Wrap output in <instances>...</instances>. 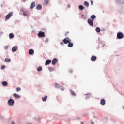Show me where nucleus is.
<instances>
[{
  "label": "nucleus",
  "instance_id": "obj_52",
  "mask_svg": "<svg viewBox=\"0 0 124 124\" xmlns=\"http://www.w3.org/2000/svg\"><path fill=\"white\" fill-rule=\"evenodd\" d=\"M1 7H3L2 4H1Z\"/></svg>",
  "mask_w": 124,
  "mask_h": 124
},
{
  "label": "nucleus",
  "instance_id": "obj_18",
  "mask_svg": "<svg viewBox=\"0 0 124 124\" xmlns=\"http://www.w3.org/2000/svg\"><path fill=\"white\" fill-rule=\"evenodd\" d=\"M100 104L101 105H105V100L104 99H102L100 101Z\"/></svg>",
  "mask_w": 124,
  "mask_h": 124
},
{
  "label": "nucleus",
  "instance_id": "obj_20",
  "mask_svg": "<svg viewBox=\"0 0 124 124\" xmlns=\"http://www.w3.org/2000/svg\"><path fill=\"white\" fill-rule=\"evenodd\" d=\"M2 86H3V87H6V86L8 85V83H7V81H2Z\"/></svg>",
  "mask_w": 124,
  "mask_h": 124
},
{
  "label": "nucleus",
  "instance_id": "obj_28",
  "mask_svg": "<svg viewBox=\"0 0 124 124\" xmlns=\"http://www.w3.org/2000/svg\"><path fill=\"white\" fill-rule=\"evenodd\" d=\"M48 70L50 72H52V71H55V69L53 67H48Z\"/></svg>",
  "mask_w": 124,
  "mask_h": 124
},
{
  "label": "nucleus",
  "instance_id": "obj_10",
  "mask_svg": "<svg viewBox=\"0 0 124 124\" xmlns=\"http://www.w3.org/2000/svg\"><path fill=\"white\" fill-rule=\"evenodd\" d=\"M35 7V2H32L30 5V9H33Z\"/></svg>",
  "mask_w": 124,
  "mask_h": 124
},
{
  "label": "nucleus",
  "instance_id": "obj_33",
  "mask_svg": "<svg viewBox=\"0 0 124 124\" xmlns=\"http://www.w3.org/2000/svg\"><path fill=\"white\" fill-rule=\"evenodd\" d=\"M81 18L82 19H86V15H81Z\"/></svg>",
  "mask_w": 124,
  "mask_h": 124
},
{
  "label": "nucleus",
  "instance_id": "obj_39",
  "mask_svg": "<svg viewBox=\"0 0 124 124\" xmlns=\"http://www.w3.org/2000/svg\"><path fill=\"white\" fill-rule=\"evenodd\" d=\"M101 31H105V28H103L101 30Z\"/></svg>",
  "mask_w": 124,
  "mask_h": 124
},
{
  "label": "nucleus",
  "instance_id": "obj_41",
  "mask_svg": "<svg viewBox=\"0 0 124 124\" xmlns=\"http://www.w3.org/2000/svg\"><path fill=\"white\" fill-rule=\"evenodd\" d=\"M60 90H61V91H64V87H62Z\"/></svg>",
  "mask_w": 124,
  "mask_h": 124
},
{
  "label": "nucleus",
  "instance_id": "obj_51",
  "mask_svg": "<svg viewBox=\"0 0 124 124\" xmlns=\"http://www.w3.org/2000/svg\"><path fill=\"white\" fill-rule=\"evenodd\" d=\"M27 124H31V123H27Z\"/></svg>",
  "mask_w": 124,
  "mask_h": 124
},
{
  "label": "nucleus",
  "instance_id": "obj_50",
  "mask_svg": "<svg viewBox=\"0 0 124 124\" xmlns=\"http://www.w3.org/2000/svg\"><path fill=\"white\" fill-rule=\"evenodd\" d=\"M91 124H94V122H91Z\"/></svg>",
  "mask_w": 124,
  "mask_h": 124
},
{
  "label": "nucleus",
  "instance_id": "obj_45",
  "mask_svg": "<svg viewBox=\"0 0 124 124\" xmlns=\"http://www.w3.org/2000/svg\"><path fill=\"white\" fill-rule=\"evenodd\" d=\"M22 1L23 2H26V1H27V0H22Z\"/></svg>",
  "mask_w": 124,
  "mask_h": 124
},
{
  "label": "nucleus",
  "instance_id": "obj_25",
  "mask_svg": "<svg viewBox=\"0 0 124 124\" xmlns=\"http://www.w3.org/2000/svg\"><path fill=\"white\" fill-rule=\"evenodd\" d=\"M78 8H79V9H80V10H84V9H85V7H84V6H83V5H80L78 6Z\"/></svg>",
  "mask_w": 124,
  "mask_h": 124
},
{
  "label": "nucleus",
  "instance_id": "obj_21",
  "mask_svg": "<svg viewBox=\"0 0 124 124\" xmlns=\"http://www.w3.org/2000/svg\"><path fill=\"white\" fill-rule=\"evenodd\" d=\"M13 38H14V34L13 33H11L9 34V39H13Z\"/></svg>",
  "mask_w": 124,
  "mask_h": 124
},
{
  "label": "nucleus",
  "instance_id": "obj_5",
  "mask_svg": "<svg viewBox=\"0 0 124 124\" xmlns=\"http://www.w3.org/2000/svg\"><path fill=\"white\" fill-rule=\"evenodd\" d=\"M37 35L39 37L43 38V37H44L45 36V33L44 32L39 31Z\"/></svg>",
  "mask_w": 124,
  "mask_h": 124
},
{
  "label": "nucleus",
  "instance_id": "obj_2",
  "mask_svg": "<svg viewBox=\"0 0 124 124\" xmlns=\"http://www.w3.org/2000/svg\"><path fill=\"white\" fill-rule=\"evenodd\" d=\"M15 103V101H14V100L11 98L9 99L7 102V104L9 106H13Z\"/></svg>",
  "mask_w": 124,
  "mask_h": 124
},
{
  "label": "nucleus",
  "instance_id": "obj_35",
  "mask_svg": "<svg viewBox=\"0 0 124 124\" xmlns=\"http://www.w3.org/2000/svg\"><path fill=\"white\" fill-rule=\"evenodd\" d=\"M16 91L17 92H20V91H21V88L20 87H17L16 88Z\"/></svg>",
  "mask_w": 124,
  "mask_h": 124
},
{
  "label": "nucleus",
  "instance_id": "obj_31",
  "mask_svg": "<svg viewBox=\"0 0 124 124\" xmlns=\"http://www.w3.org/2000/svg\"><path fill=\"white\" fill-rule=\"evenodd\" d=\"M55 88H60V84L57 83H55Z\"/></svg>",
  "mask_w": 124,
  "mask_h": 124
},
{
  "label": "nucleus",
  "instance_id": "obj_42",
  "mask_svg": "<svg viewBox=\"0 0 124 124\" xmlns=\"http://www.w3.org/2000/svg\"><path fill=\"white\" fill-rule=\"evenodd\" d=\"M60 44H61V45H64L63 44V42H60Z\"/></svg>",
  "mask_w": 124,
  "mask_h": 124
},
{
  "label": "nucleus",
  "instance_id": "obj_49",
  "mask_svg": "<svg viewBox=\"0 0 124 124\" xmlns=\"http://www.w3.org/2000/svg\"><path fill=\"white\" fill-rule=\"evenodd\" d=\"M3 34V32H1L0 36H1V34Z\"/></svg>",
  "mask_w": 124,
  "mask_h": 124
},
{
  "label": "nucleus",
  "instance_id": "obj_23",
  "mask_svg": "<svg viewBox=\"0 0 124 124\" xmlns=\"http://www.w3.org/2000/svg\"><path fill=\"white\" fill-rule=\"evenodd\" d=\"M47 98H48V96L47 95H46L45 97L42 98V99L43 101L45 102L46 100H47Z\"/></svg>",
  "mask_w": 124,
  "mask_h": 124
},
{
  "label": "nucleus",
  "instance_id": "obj_16",
  "mask_svg": "<svg viewBox=\"0 0 124 124\" xmlns=\"http://www.w3.org/2000/svg\"><path fill=\"white\" fill-rule=\"evenodd\" d=\"M91 19L92 20V21H93L96 18V16H95V15H92L91 17Z\"/></svg>",
  "mask_w": 124,
  "mask_h": 124
},
{
  "label": "nucleus",
  "instance_id": "obj_14",
  "mask_svg": "<svg viewBox=\"0 0 124 124\" xmlns=\"http://www.w3.org/2000/svg\"><path fill=\"white\" fill-rule=\"evenodd\" d=\"M85 95H86L85 99L87 100L91 97V93H87V94H85Z\"/></svg>",
  "mask_w": 124,
  "mask_h": 124
},
{
  "label": "nucleus",
  "instance_id": "obj_6",
  "mask_svg": "<svg viewBox=\"0 0 124 124\" xmlns=\"http://www.w3.org/2000/svg\"><path fill=\"white\" fill-rule=\"evenodd\" d=\"M93 20H91V18H89L87 20V23L89 24L90 26H91V27H93Z\"/></svg>",
  "mask_w": 124,
  "mask_h": 124
},
{
  "label": "nucleus",
  "instance_id": "obj_47",
  "mask_svg": "<svg viewBox=\"0 0 124 124\" xmlns=\"http://www.w3.org/2000/svg\"><path fill=\"white\" fill-rule=\"evenodd\" d=\"M105 46V44H103L102 46V47H104Z\"/></svg>",
  "mask_w": 124,
  "mask_h": 124
},
{
  "label": "nucleus",
  "instance_id": "obj_37",
  "mask_svg": "<svg viewBox=\"0 0 124 124\" xmlns=\"http://www.w3.org/2000/svg\"><path fill=\"white\" fill-rule=\"evenodd\" d=\"M45 2L46 5H47V4H48V3H49V1H48V0L45 1Z\"/></svg>",
  "mask_w": 124,
  "mask_h": 124
},
{
  "label": "nucleus",
  "instance_id": "obj_54",
  "mask_svg": "<svg viewBox=\"0 0 124 124\" xmlns=\"http://www.w3.org/2000/svg\"><path fill=\"white\" fill-rule=\"evenodd\" d=\"M81 124H84V123L83 122H81Z\"/></svg>",
  "mask_w": 124,
  "mask_h": 124
},
{
  "label": "nucleus",
  "instance_id": "obj_8",
  "mask_svg": "<svg viewBox=\"0 0 124 124\" xmlns=\"http://www.w3.org/2000/svg\"><path fill=\"white\" fill-rule=\"evenodd\" d=\"M58 62V59L54 58L52 61V65H56V63Z\"/></svg>",
  "mask_w": 124,
  "mask_h": 124
},
{
  "label": "nucleus",
  "instance_id": "obj_26",
  "mask_svg": "<svg viewBox=\"0 0 124 124\" xmlns=\"http://www.w3.org/2000/svg\"><path fill=\"white\" fill-rule=\"evenodd\" d=\"M95 31L97 32V33H99V32H100V28L99 27H96L95 29Z\"/></svg>",
  "mask_w": 124,
  "mask_h": 124
},
{
  "label": "nucleus",
  "instance_id": "obj_30",
  "mask_svg": "<svg viewBox=\"0 0 124 124\" xmlns=\"http://www.w3.org/2000/svg\"><path fill=\"white\" fill-rule=\"evenodd\" d=\"M84 5H85V6H86V7H88L89 6V2H87V1H85L84 3Z\"/></svg>",
  "mask_w": 124,
  "mask_h": 124
},
{
  "label": "nucleus",
  "instance_id": "obj_12",
  "mask_svg": "<svg viewBox=\"0 0 124 124\" xmlns=\"http://www.w3.org/2000/svg\"><path fill=\"white\" fill-rule=\"evenodd\" d=\"M29 55H30V56H31V55L34 54V50H33V49H29Z\"/></svg>",
  "mask_w": 124,
  "mask_h": 124
},
{
  "label": "nucleus",
  "instance_id": "obj_4",
  "mask_svg": "<svg viewBox=\"0 0 124 124\" xmlns=\"http://www.w3.org/2000/svg\"><path fill=\"white\" fill-rule=\"evenodd\" d=\"M13 16V12H11L6 16L5 20H8Z\"/></svg>",
  "mask_w": 124,
  "mask_h": 124
},
{
  "label": "nucleus",
  "instance_id": "obj_36",
  "mask_svg": "<svg viewBox=\"0 0 124 124\" xmlns=\"http://www.w3.org/2000/svg\"><path fill=\"white\" fill-rule=\"evenodd\" d=\"M5 69V65H2L1 67V69Z\"/></svg>",
  "mask_w": 124,
  "mask_h": 124
},
{
  "label": "nucleus",
  "instance_id": "obj_13",
  "mask_svg": "<svg viewBox=\"0 0 124 124\" xmlns=\"http://www.w3.org/2000/svg\"><path fill=\"white\" fill-rule=\"evenodd\" d=\"M96 59L97 57L96 56H94V55H93L91 58V60L92 62H94L95 61H96Z\"/></svg>",
  "mask_w": 124,
  "mask_h": 124
},
{
  "label": "nucleus",
  "instance_id": "obj_7",
  "mask_svg": "<svg viewBox=\"0 0 124 124\" xmlns=\"http://www.w3.org/2000/svg\"><path fill=\"white\" fill-rule=\"evenodd\" d=\"M18 51V46H15L12 48V52H15Z\"/></svg>",
  "mask_w": 124,
  "mask_h": 124
},
{
  "label": "nucleus",
  "instance_id": "obj_44",
  "mask_svg": "<svg viewBox=\"0 0 124 124\" xmlns=\"http://www.w3.org/2000/svg\"><path fill=\"white\" fill-rule=\"evenodd\" d=\"M122 4H124V0H123L121 2Z\"/></svg>",
  "mask_w": 124,
  "mask_h": 124
},
{
  "label": "nucleus",
  "instance_id": "obj_27",
  "mask_svg": "<svg viewBox=\"0 0 124 124\" xmlns=\"http://www.w3.org/2000/svg\"><path fill=\"white\" fill-rule=\"evenodd\" d=\"M37 71L38 72H40V71H42V67L39 66L37 68Z\"/></svg>",
  "mask_w": 124,
  "mask_h": 124
},
{
  "label": "nucleus",
  "instance_id": "obj_48",
  "mask_svg": "<svg viewBox=\"0 0 124 124\" xmlns=\"http://www.w3.org/2000/svg\"><path fill=\"white\" fill-rule=\"evenodd\" d=\"M68 8H70V5H68Z\"/></svg>",
  "mask_w": 124,
  "mask_h": 124
},
{
  "label": "nucleus",
  "instance_id": "obj_55",
  "mask_svg": "<svg viewBox=\"0 0 124 124\" xmlns=\"http://www.w3.org/2000/svg\"><path fill=\"white\" fill-rule=\"evenodd\" d=\"M67 33H68V32H67Z\"/></svg>",
  "mask_w": 124,
  "mask_h": 124
},
{
  "label": "nucleus",
  "instance_id": "obj_17",
  "mask_svg": "<svg viewBox=\"0 0 124 124\" xmlns=\"http://www.w3.org/2000/svg\"><path fill=\"white\" fill-rule=\"evenodd\" d=\"M70 92L71 93V94H72L73 96H76V94L75 93V92L73 91V90H72V89L70 90Z\"/></svg>",
  "mask_w": 124,
  "mask_h": 124
},
{
  "label": "nucleus",
  "instance_id": "obj_43",
  "mask_svg": "<svg viewBox=\"0 0 124 124\" xmlns=\"http://www.w3.org/2000/svg\"><path fill=\"white\" fill-rule=\"evenodd\" d=\"M91 5H93V0H91Z\"/></svg>",
  "mask_w": 124,
  "mask_h": 124
},
{
  "label": "nucleus",
  "instance_id": "obj_15",
  "mask_svg": "<svg viewBox=\"0 0 124 124\" xmlns=\"http://www.w3.org/2000/svg\"><path fill=\"white\" fill-rule=\"evenodd\" d=\"M13 96H14L15 97V98H21V96H20L19 95L17 94V93H14L13 94Z\"/></svg>",
  "mask_w": 124,
  "mask_h": 124
},
{
  "label": "nucleus",
  "instance_id": "obj_9",
  "mask_svg": "<svg viewBox=\"0 0 124 124\" xmlns=\"http://www.w3.org/2000/svg\"><path fill=\"white\" fill-rule=\"evenodd\" d=\"M51 62H52V60L48 59V60H46V61L45 62V64L46 66V65L50 64V63H51Z\"/></svg>",
  "mask_w": 124,
  "mask_h": 124
},
{
  "label": "nucleus",
  "instance_id": "obj_3",
  "mask_svg": "<svg viewBox=\"0 0 124 124\" xmlns=\"http://www.w3.org/2000/svg\"><path fill=\"white\" fill-rule=\"evenodd\" d=\"M64 44H68L69 42H71V39L68 37H66L63 40Z\"/></svg>",
  "mask_w": 124,
  "mask_h": 124
},
{
  "label": "nucleus",
  "instance_id": "obj_46",
  "mask_svg": "<svg viewBox=\"0 0 124 124\" xmlns=\"http://www.w3.org/2000/svg\"><path fill=\"white\" fill-rule=\"evenodd\" d=\"M69 72H70L71 73H72V72H73L72 70H69Z\"/></svg>",
  "mask_w": 124,
  "mask_h": 124
},
{
  "label": "nucleus",
  "instance_id": "obj_19",
  "mask_svg": "<svg viewBox=\"0 0 124 124\" xmlns=\"http://www.w3.org/2000/svg\"><path fill=\"white\" fill-rule=\"evenodd\" d=\"M36 8V9H37V10H40V9H42V6H41V5L38 4L37 5Z\"/></svg>",
  "mask_w": 124,
  "mask_h": 124
},
{
  "label": "nucleus",
  "instance_id": "obj_38",
  "mask_svg": "<svg viewBox=\"0 0 124 124\" xmlns=\"http://www.w3.org/2000/svg\"><path fill=\"white\" fill-rule=\"evenodd\" d=\"M45 42H46V43H48V42H49V39H48V38L46 39Z\"/></svg>",
  "mask_w": 124,
  "mask_h": 124
},
{
  "label": "nucleus",
  "instance_id": "obj_11",
  "mask_svg": "<svg viewBox=\"0 0 124 124\" xmlns=\"http://www.w3.org/2000/svg\"><path fill=\"white\" fill-rule=\"evenodd\" d=\"M23 16H29V11L25 10V11L23 13Z\"/></svg>",
  "mask_w": 124,
  "mask_h": 124
},
{
  "label": "nucleus",
  "instance_id": "obj_29",
  "mask_svg": "<svg viewBox=\"0 0 124 124\" xmlns=\"http://www.w3.org/2000/svg\"><path fill=\"white\" fill-rule=\"evenodd\" d=\"M11 61V59H8V58L5 59V62H10Z\"/></svg>",
  "mask_w": 124,
  "mask_h": 124
},
{
  "label": "nucleus",
  "instance_id": "obj_24",
  "mask_svg": "<svg viewBox=\"0 0 124 124\" xmlns=\"http://www.w3.org/2000/svg\"><path fill=\"white\" fill-rule=\"evenodd\" d=\"M34 119L36 121H38V122H39V120H40V117L39 116H36L34 118Z\"/></svg>",
  "mask_w": 124,
  "mask_h": 124
},
{
  "label": "nucleus",
  "instance_id": "obj_22",
  "mask_svg": "<svg viewBox=\"0 0 124 124\" xmlns=\"http://www.w3.org/2000/svg\"><path fill=\"white\" fill-rule=\"evenodd\" d=\"M68 47H69L70 48H72L73 47V44L71 42H69L68 43Z\"/></svg>",
  "mask_w": 124,
  "mask_h": 124
},
{
  "label": "nucleus",
  "instance_id": "obj_32",
  "mask_svg": "<svg viewBox=\"0 0 124 124\" xmlns=\"http://www.w3.org/2000/svg\"><path fill=\"white\" fill-rule=\"evenodd\" d=\"M20 11H21V12H23L24 13V12H25L26 10H25V8H20Z\"/></svg>",
  "mask_w": 124,
  "mask_h": 124
},
{
  "label": "nucleus",
  "instance_id": "obj_53",
  "mask_svg": "<svg viewBox=\"0 0 124 124\" xmlns=\"http://www.w3.org/2000/svg\"><path fill=\"white\" fill-rule=\"evenodd\" d=\"M123 109H124V106H123Z\"/></svg>",
  "mask_w": 124,
  "mask_h": 124
},
{
  "label": "nucleus",
  "instance_id": "obj_40",
  "mask_svg": "<svg viewBox=\"0 0 124 124\" xmlns=\"http://www.w3.org/2000/svg\"><path fill=\"white\" fill-rule=\"evenodd\" d=\"M11 124H16V123L14 121H12L11 123Z\"/></svg>",
  "mask_w": 124,
  "mask_h": 124
},
{
  "label": "nucleus",
  "instance_id": "obj_34",
  "mask_svg": "<svg viewBox=\"0 0 124 124\" xmlns=\"http://www.w3.org/2000/svg\"><path fill=\"white\" fill-rule=\"evenodd\" d=\"M9 46H4V49H5V50H7V49H8V47H9Z\"/></svg>",
  "mask_w": 124,
  "mask_h": 124
},
{
  "label": "nucleus",
  "instance_id": "obj_1",
  "mask_svg": "<svg viewBox=\"0 0 124 124\" xmlns=\"http://www.w3.org/2000/svg\"><path fill=\"white\" fill-rule=\"evenodd\" d=\"M117 39H123V38H124L123 32L121 31L118 32L117 34Z\"/></svg>",
  "mask_w": 124,
  "mask_h": 124
}]
</instances>
